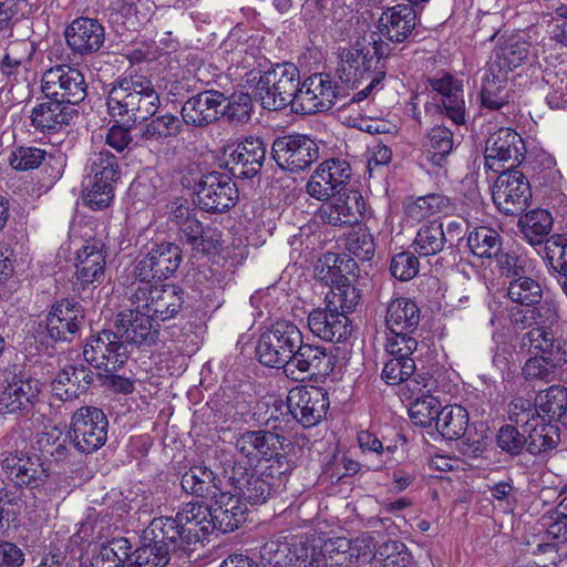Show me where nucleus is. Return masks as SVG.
Returning <instances> with one entry per match:
<instances>
[{
  "mask_svg": "<svg viewBox=\"0 0 567 567\" xmlns=\"http://www.w3.org/2000/svg\"><path fill=\"white\" fill-rule=\"evenodd\" d=\"M68 45L79 54L96 52L104 42V28L94 19L78 18L65 31Z\"/></svg>",
  "mask_w": 567,
  "mask_h": 567,
  "instance_id": "a878e982",
  "label": "nucleus"
},
{
  "mask_svg": "<svg viewBox=\"0 0 567 567\" xmlns=\"http://www.w3.org/2000/svg\"><path fill=\"white\" fill-rule=\"evenodd\" d=\"M507 296L517 305L530 307L540 302L543 289L536 280L529 277H519L509 281Z\"/></svg>",
  "mask_w": 567,
  "mask_h": 567,
  "instance_id": "3c124183",
  "label": "nucleus"
},
{
  "mask_svg": "<svg viewBox=\"0 0 567 567\" xmlns=\"http://www.w3.org/2000/svg\"><path fill=\"white\" fill-rule=\"evenodd\" d=\"M92 382L93 374L87 364H68L55 377L52 391L61 401H73L84 393Z\"/></svg>",
  "mask_w": 567,
  "mask_h": 567,
  "instance_id": "bb28decb",
  "label": "nucleus"
},
{
  "mask_svg": "<svg viewBox=\"0 0 567 567\" xmlns=\"http://www.w3.org/2000/svg\"><path fill=\"white\" fill-rule=\"evenodd\" d=\"M315 172L326 179L330 186H333L338 194L351 177L350 165L339 158L322 162Z\"/></svg>",
  "mask_w": 567,
  "mask_h": 567,
  "instance_id": "4d7b16f0",
  "label": "nucleus"
},
{
  "mask_svg": "<svg viewBox=\"0 0 567 567\" xmlns=\"http://www.w3.org/2000/svg\"><path fill=\"white\" fill-rule=\"evenodd\" d=\"M84 318L80 302L62 299L56 301L47 316V331L51 339L68 341L79 331Z\"/></svg>",
  "mask_w": 567,
  "mask_h": 567,
  "instance_id": "aec40b11",
  "label": "nucleus"
},
{
  "mask_svg": "<svg viewBox=\"0 0 567 567\" xmlns=\"http://www.w3.org/2000/svg\"><path fill=\"white\" fill-rule=\"evenodd\" d=\"M365 204L361 194L349 190L320 208L323 221L332 226H352L363 216Z\"/></svg>",
  "mask_w": 567,
  "mask_h": 567,
  "instance_id": "b1692460",
  "label": "nucleus"
},
{
  "mask_svg": "<svg viewBox=\"0 0 567 567\" xmlns=\"http://www.w3.org/2000/svg\"><path fill=\"white\" fill-rule=\"evenodd\" d=\"M86 89L82 72L70 65L51 68L42 75L43 93L68 105L82 102L86 96Z\"/></svg>",
  "mask_w": 567,
  "mask_h": 567,
  "instance_id": "ddd939ff",
  "label": "nucleus"
},
{
  "mask_svg": "<svg viewBox=\"0 0 567 567\" xmlns=\"http://www.w3.org/2000/svg\"><path fill=\"white\" fill-rule=\"evenodd\" d=\"M467 245L471 251L481 258L496 257L502 248L499 234L492 227L480 226L468 234Z\"/></svg>",
  "mask_w": 567,
  "mask_h": 567,
  "instance_id": "49530a36",
  "label": "nucleus"
},
{
  "mask_svg": "<svg viewBox=\"0 0 567 567\" xmlns=\"http://www.w3.org/2000/svg\"><path fill=\"white\" fill-rule=\"evenodd\" d=\"M109 113L117 121H147L141 137L151 143H164L181 132V120L171 113L154 117L162 105L153 81L142 74H125L115 80L107 91Z\"/></svg>",
  "mask_w": 567,
  "mask_h": 567,
  "instance_id": "f257e3e1",
  "label": "nucleus"
},
{
  "mask_svg": "<svg viewBox=\"0 0 567 567\" xmlns=\"http://www.w3.org/2000/svg\"><path fill=\"white\" fill-rule=\"evenodd\" d=\"M336 97V86L330 76L313 74L298 86L295 111L303 114L323 112L332 107Z\"/></svg>",
  "mask_w": 567,
  "mask_h": 567,
  "instance_id": "f3484780",
  "label": "nucleus"
},
{
  "mask_svg": "<svg viewBox=\"0 0 567 567\" xmlns=\"http://www.w3.org/2000/svg\"><path fill=\"white\" fill-rule=\"evenodd\" d=\"M156 266L157 279H165L177 270L182 261L179 247L172 243L156 244L151 250Z\"/></svg>",
  "mask_w": 567,
  "mask_h": 567,
  "instance_id": "864d4df0",
  "label": "nucleus"
},
{
  "mask_svg": "<svg viewBox=\"0 0 567 567\" xmlns=\"http://www.w3.org/2000/svg\"><path fill=\"white\" fill-rule=\"evenodd\" d=\"M429 83L431 89L441 96L449 118L455 124H463L465 122V101L462 81L450 74H444L441 78L430 79Z\"/></svg>",
  "mask_w": 567,
  "mask_h": 567,
  "instance_id": "c85d7f7f",
  "label": "nucleus"
},
{
  "mask_svg": "<svg viewBox=\"0 0 567 567\" xmlns=\"http://www.w3.org/2000/svg\"><path fill=\"white\" fill-rule=\"evenodd\" d=\"M416 370L413 357H392L382 370L383 380L396 385L408 380Z\"/></svg>",
  "mask_w": 567,
  "mask_h": 567,
  "instance_id": "bf43d9fd",
  "label": "nucleus"
},
{
  "mask_svg": "<svg viewBox=\"0 0 567 567\" xmlns=\"http://www.w3.org/2000/svg\"><path fill=\"white\" fill-rule=\"evenodd\" d=\"M209 515L208 506L187 503L175 517L154 518L148 525V534L154 535L157 543H167L182 554H188L192 545L203 542L213 533Z\"/></svg>",
  "mask_w": 567,
  "mask_h": 567,
  "instance_id": "20e7f679",
  "label": "nucleus"
},
{
  "mask_svg": "<svg viewBox=\"0 0 567 567\" xmlns=\"http://www.w3.org/2000/svg\"><path fill=\"white\" fill-rule=\"evenodd\" d=\"M566 362L561 357H529L523 368L526 379L549 380L556 369Z\"/></svg>",
  "mask_w": 567,
  "mask_h": 567,
  "instance_id": "052dcab7",
  "label": "nucleus"
},
{
  "mask_svg": "<svg viewBox=\"0 0 567 567\" xmlns=\"http://www.w3.org/2000/svg\"><path fill=\"white\" fill-rule=\"evenodd\" d=\"M319 360L320 357H312L311 361L303 359V357H289L288 360H286V357H259V362L262 365L276 369L284 368L286 375L293 380L306 379L307 375L305 374L308 372L310 377L321 373V371H315L317 368L315 362Z\"/></svg>",
  "mask_w": 567,
  "mask_h": 567,
  "instance_id": "c03bdc74",
  "label": "nucleus"
},
{
  "mask_svg": "<svg viewBox=\"0 0 567 567\" xmlns=\"http://www.w3.org/2000/svg\"><path fill=\"white\" fill-rule=\"evenodd\" d=\"M224 95L218 91H204L188 99L182 107L186 124L204 126L216 121L220 114Z\"/></svg>",
  "mask_w": 567,
  "mask_h": 567,
  "instance_id": "393cba45",
  "label": "nucleus"
},
{
  "mask_svg": "<svg viewBox=\"0 0 567 567\" xmlns=\"http://www.w3.org/2000/svg\"><path fill=\"white\" fill-rule=\"evenodd\" d=\"M420 262L412 252L396 254L390 265V271L400 281H409L419 272Z\"/></svg>",
  "mask_w": 567,
  "mask_h": 567,
  "instance_id": "69168bd1",
  "label": "nucleus"
},
{
  "mask_svg": "<svg viewBox=\"0 0 567 567\" xmlns=\"http://www.w3.org/2000/svg\"><path fill=\"white\" fill-rule=\"evenodd\" d=\"M374 249L373 237L367 228L359 227L348 239V250L361 260H370Z\"/></svg>",
  "mask_w": 567,
  "mask_h": 567,
  "instance_id": "338daca9",
  "label": "nucleus"
},
{
  "mask_svg": "<svg viewBox=\"0 0 567 567\" xmlns=\"http://www.w3.org/2000/svg\"><path fill=\"white\" fill-rule=\"evenodd\" d=\"M319 155L315 141L305 135L277 138L272 144V157L279 167L299 172L309 167Z\"/></svg>",
  "mask_w": 567,
  "mask_h": 567,
  "instance_id": "4468645a",
  "label": "nucleus"
},
{
  "mask_svg": "<svg viewBox=\"0 0 567 567\" xmlns=\"http://www.w3.org/2000/svg\"><path fill=\"white\" fill-rule=\"evenodd\" d=\"M420 321L417 305L405 297L393 298L386 308L385 323L390 331H413Z\"/></svg>",
  "mask_w": 567,
  "mask_h": 567,
  "instance_id": "c9c22d12",
  "label": "nucleus"
},
{
  "mask_svg": "<svg viewBox=\"0 0 567 567\" xmlns=\"http://www.w3.org/2000/svg\"><path fill=\"white\" fill-rule=\"evenodd\" d=\"M507 80V74L493 65L485 70L481 84V100L485 107L498 110L508 102Z\"/></svg>",
  "mask_w": 567,
  "mask_h": 567,
  "instance_id": "f704fd0d",
  "label": "nucleus"
},
{
  "mask_svg": "<svg viewBox=\"0 0 567 567\" xmlns=\"http://www.w3.org/2000/svg\"><path fill=\"white\" fill-rule=\"evenodd\" d=\"M208 511L213 532L229 533L246 520L247 506L231 491H225L208 506Z\"/></svg>",
  "mask_w": 567,
  "mask_h": 567,
  "instance_id": "5701e85b",
  "label": "nucleus"
},
{
  "mask_svg": "<svg viewBox=\"0 0 567 567\" xmlns=\"http://www.w3.org/2000/svg\"><path fill=\"white\" fill-rule=\"evenodd\" d=\"M47 152L34 146H21L12 151L10 165L17 171L34 169L44 161Z\"/></svg>",
  "mask_w": 567,
  "mask_h": 567,
  "instance_id": "680f3d73",
  "label": "nucleus"
},
{
  "mask_svg": "<svg viewBox=\"0 0 567 567\" xmlns=\"http://www.w3.org/2000/svg\"><path fill=\"white\" fill-rule=\"evenodd\" d=\"M416 24V13L405 3L385 8L377 22L380 38L394 43L404 42Z\"/></svg>",
  "mask_w": 567,
  "mask_h": 567,
  "instance_id": "4be33fe9",
  "label": "nucleus"
},
{
  "mask_svg": "<svg viewBox=\"0 0 567 567\" xmlns=\"http://www.w3.org/2000/svg\"><path fill=\"white\" fill-rule=\"evenodd\" d=\"M117 158L107 151L94 154L90 165V184L83 195L84 203L92 209H102L113 200V185L120 179Z\"/></svg>",
  "mask_w": 567,
  "mask_h": 567,
  "instance_id": "0eeeda50",
  "label": "nucleus"
},
{
  "mask_svg": "<svg viewBox=\"0 0 567 567\" xmlns=\"http://www.w3.org/2000/svg\"><path fill=\"white\" fill-rule=\"evenodd\" d=\"M530 195L528 181L516 168L503 171L496 178L492 190L494 204L506 215L524 212L528 206Z\"/></svg>",
  "mask_w": 567,
  "mask_h": 567,
  "instance_id": "9b49d317",
  "label": "nucleus"
},
{
  "mask_svg": "<svg viewBox=\"0 0 567 567\" xmlns=\"http://www.w3.org/2000/svg\"><path fill=\"white\" fill-rule=\"evenodd\" d=\"M440 404L435 398H425L416 401L409 410L410 417L415 424L429 426L433 421H437L440 416Z\"/></svg>",
  "mask_w": 567,
  "mask_h": 567,
  "instance_id": "0e129e2a",
  "label": "nucleus"
},
{
  "mask_svg": "<svg viewBox=\"0 0 567 567\" xmlns=\"http://www.w3.org/2000/svg\"><path fill=\"white\" fill-rule=\"evenodd\" d=\"M286 439L269 431H247L235 443L239 454L252 465L260 461L276 460L282 464L286 456L281 453Z\"/></svg>",
  "mask_w": 567,
  "mask_h": 567,
  "instance_id": "dca6fc26",
  "label": "nucleus"
},
{
  "mask_svg": "<svg viewBox=\"0 0 567 567\" xmlns=\"http://www.w3.org/2000/svg\"><path fill=\"white\" fill-rule=\"evenodd\" d=\"M339 78L357 89L353 100L361 102L383 87L385 65L371 43L355 42L339 53Z\"/></svg>",
  "mask_w": 567,
  "mask_h": 567,
  "instance_id": "39448f33",
  "label": "nucleus"
},
{
  "mask_svg": "<svg viewBox=\"0 0 567 567\" xmlns=\"http://www.w3.org/2000/svg\"><path fill=\"white\" fill-rule=\"evenodd\" d=\"M266 147L259 137H247L241 142H230L223 147L225 167L235 176L250 178L261 168Z\"/></svg>",
  "mask_w": 567,
  "mask_h": 567,
  "instance_id": "f8f14e48",
  "label": "nucleus"
},
{
  "mask_svg": "<svg viewBox=\"0 0 567 567\" xmlns=\"http://www.w3.org/2000/svg\"><path fill=\"white\" fill-rule=\"evenodd\" d=\"M286 403L292 417L305 427L317 425L330 404L326 390L313 385L292 388Z\"/></svg>",
  "mask_w": 567,
  "mask_h": 567,
  "instance_id": "9d476101",
  "label": "nucleus"
},
{
  "mask_svg": "<svg viewBox=\"0 0 567 567\" xmlns=\"http://www.w3.org/2000/svg\"><path fill=\"white\" fill-rule=\"evenodd\" d=\"M453 145V133L445 126H434L427 134V159L441 166L444 158L452 152Z\"/></svg>",
  "mask_w": 567,
  "mask_h": 567,
  "instance_id": "603ef678",
  "label": "nucleus"
},
{
  "mask_svg": "<svg viewBox=\"0 0 567 567\" xmlns=\"http://www.w3.org/2000/svg\"><path fill=\"white\" fill-rule=\"evenodd\" d=\"M237 198L236 185L225 174L209 173L199 183L197 199L204 210L225 212L236 204Z\"/></svg>",
  "mask_w": 567,
  "mask_h": 567,
  "instance_id": "a211bd4d",
  "label": "nucleus"
},
{
  "mask_svg": "<svg viewBox=\"0 0 567 567\" xmlns=\"http://www.w3.org/2000/svg\"><path fill=\"white\" fill-rule=\"evenodd\" d=\"M179 239L197 252L212 254L218 249L219 238L215 230L205 229L195 217L178 228Z\"/></svg>",
  "mask_w": 567,
  "mask_h": 567,
  "instance_id": "58836bf2",
  "label": "nucleus"
},
{
  "mask_svg": "<svg viewBox=\"0 0 567 567\" xmlns=\"http://www.w3.org/2000/svg\"><path fill=\"white\" fill-rule=\"evenodd\" d=\"M468 425V413L461 405L444 406L440 411L436 429L446 440H458L465 434Z\"/></svg>",
  "mask_w": 567,
  "mask_h": 567,
  "instance_id": "37998d69",
  "label": "nucleus"
},
{
  "mask_svg": "<svg viewBox=\"0 0 567 567\" xmlns=\"http://www.w3.org/2000/svg\"><path fill=\"white\" fill-rule=\"evenodd\" d=\"M132 308L117 316L116 327L132 344L153 341L156 321L173 318L182 308L183 299L177 287L171 285L137 284L131 296Z\"/></svg>",
  "mask_w": 567,
  "mask_h": 567,
  "instance_id": "f03ea898",
  "label": "nucleus"
},
{
  "mask_svg": "<svg viewBox=\"0 0 567 567\" xmlns=\"http://www.w3.org/2000/svg\"><path fill=\"white\" fill-rule=\"evenodd\" d=\"M121 333L120 340L118 336L112 331L103 330L101 333L96 336H92L84 346L83 354H87L89 352L101 353V354H118V351L124 348V343H128L123 337V331L117 328Z\"/></svg>",
  "mask_w": 567,
  "mask_h": 567,
  "instance_id": "13d9d810",
  "label": "nucleus"
},
{
  "mask_svg": "<svg viewBox=\"0 0 567 567\" xmlns=\"http://www.w3.org/2000/svg\"><path fill=\"white\" fill-rule=\"evenodd\" d=\"M532 56L538 59L535 56V49L530 52V43L520 35H513L496 50L495 61L491 65L507 74Z\"/></svg>",
  "mask_w": 567,
  "mask_h": 567,
  "instance_id": "72a5a7b5",
  "label": "nucleus"
},
{
  "mask_svg": "<svg viewBox=\"0 0 567 567\" xmlns=\"http://www.w3.org/2000/svg\"><path fill=\"white\" fill-rule=\"evenodd\" d=\"M181 486L187 494L200 498H213L224 492L220 481L207 466H193L185 472L181 480Z\"/></svg>",
  "mask_w": 567,
  "mask_h": 567,
  "instance_id": "473e14b6",
  "label": "nucleus"
},
{
  "mask_svg": "<svg viewBox=\"0 0 567 567\" xmlns=\"http://www.w3.org/2000/svg\"><path fill=\"white\" fill-rule=\"evenodd\" d=\"M106 255L102 241L86 240L74 252L73 265L76 280L82 285L101 282L104 279Z\"/></svg>",
  "mask_w": 567,
  "mask_h": 567,
  "instance_id": "412c9836",
  "label": "nucleus"
},
{
  "mask_svg": "<svg viewBox=\"0 0 567 567\" xmlns=\"http://www.w3.org/2000/svg\"><path fill=\"white\" fill-rule=\"evenodd\" d=\"M446 241L442 224L431 221L424 224L416 233L413 245L421 256H433L440 252Z\"/></svg>",
  "mask_w": 567,
  "mask_h": 567,
  "instance_id": "de8ad7c7",
  "label": "nucleus"
},
{
  "mask_svg": "<svg viewBox=\"0 0 567 567\" xmlns=\"http://www.w3.org/2000/svg\"><path fill=\"white\" fill-rule=\"evenodd\" d=\"M1 470L17 487L37 488L44 484L48 475L38 456L8 453L1 461Z\"/></svg>",
  "mask_w": 567,
  "mask_h": 567,
  "instance_id": "6ab92c4d",
  "label": "nucleus"
},
{
  "mask_svg": "<svg viewBox=\"0 0 567 567\" xmlns=\"http://www.w3.org/2000/svg\"><path fill=\"white\" fill-rule=\"evenodd\" d=\"M520 348L529 354H567L565 340L555 337L553 331L540 327L524 334Z\"/></svg>",
  "mask_w": 567,
  "mask_h": 567,
  "instance_id": "4c0bfd02",
  "label": "nucleus"
},
{
  "mask_svg": "<svg viewBox=\"0 0 567 567\" xmlns=\"http://www.w3.org/2000/svg\"><path fill=\"white\" fill-rule=\"evenodd\" d=\"M564 48H567V16L559 13L549 22L547 37L535 47V56L542 55L545 62L553 64L561 55Z\"/></svg>",
  "mask_w": 567,
  "mask_h": 567,
  "instance_id": "e433bc0d",
  "label": "nucleus"
},
{
  "mask_svg": "<svg viewBox=\"0 0 567 567\" xmlns=\"http://www.w3.org/2000/svg\"><path fill=\"white\" fill-rule=\"evenodd\" d=\"M238 344L243 354L251 351L256 354H307L313 350L326 354L318 346L305 343L298 327L289 321H277L256 340L241 336Z\"/></svg>",
  "mask_w": 567,
  "mask_h": 567,
  "instance_id": "423d86ee",
  "label": "nucleus"
},
{
  "mask_svg": "<svg viewBox=\"0 0 567 567\" xmlns=\"http://www.w3.org/2000/svg\"><path fill=\"white\" fill-rule=\"evenodd\" d=\"M86 363L95 367L97 370L103 369L109 373L111 389L116 393L131 394L135 386L134 382L130 378L121 377L115 374V371L122 367L125 361L117 360V357H91V360H86Z\"/></svg>",
  "mask_w": 567,
  "mask_h": 567,
  "instance_id": "8fccbe9b",
  "label": "nucleus"
},
{
  "mask_svg": "<svg viewBox=\"0 0 567 567\" xmlns=\"http://www.w3.org/2000/svg\"><path fill=\"white\" fill-rule=\"evenodd\" d=\"M360 299L359 290L350 282H342L331 288L330 295L327 296L328 309L340 311L343 315L352 311Z\"/></svg>",
  "mask_w": 567,
  "mask_h": 567,
  "instance_id": "6e6d98bb",
  "label": "nucleus"
},
{
  "mask_svg": "<svg viewBox=\"0 0 567 567\" xmlns=\"http://www.w3.org/2000/svg\"><path fill=\"white\" fill-rule=\"evenodd\" d=\"M452 210L450 198L442 194H429L404 203L405 216L411 221H420L437 214H449Z\"/></svg>",
  "mask_w": 567,
  "mask_h": 567,
  "instance_id": "ea45409f",
  "label": "nucleus"
},
{
  "mask_svg": "<svg viewBox=\"0 0 567 567\" xmlns=\"http://www.w3.org/2000/svg\"><path fill=\"white\" fill-rule=\"evenodd\" d=\"M260 55L258 49L247 51L245 44H239L233 52L231 62L243 69H250L245 74V86L258 99L264 109L280 110L297 100L300 75L298 68L292 63L277 64L266 72L255 69Z\"/></svg>",
  "mask_w": 567,
  "mask_h": 567,
  "instance_id": "7ed1b4c3",
  "label": "nucleus"
},
{
  "mask_svg": "<svg viewBox=\"0 0 567 567\" xmlns=\"http://www.w3.org/2000/svg\"><path fill=\"white\" fill-rule=\"evenodd\" d=\"M349 319L340 311L315 309L308 316V326L313 334L326 341L340 340L348 334Z\"/></svg>",
  "mask_w": 567,
  "mask_h": 567,
  "instance_id": "c756f323",
  "label": "nucleus"
},
{
  "mask_svg": "<svg viewBox=\"0 0 567 567\" xmlns=\"http://www.w3.org/2000/svg\"><path fill=\"white\" fill-rule=\"evenodd\" d=\"M107 429L109 421L101 409L82 406L71 417L70 439L79 452L93 453L105 444Z\"/></svg>",
  "mask_w": 567,
  "mask_h": 567,
  "instance_id": "6e6552de",
  "label": "nucleus"
},
{
  "mask_svg": "<svg viewBox=\"0 0 567 567\" xmlns=\"http://www.w3.org/2000/svg\"><path fill=\"white\" fill-rule=\"evenodd\" d=\"M144 538L148 544L136 549L134 555L137 558V567H165L169 559V553H177L173 545L167 543H157L154 535L148 534V527L144 532Z\"/></svg>",
  "mask_w": 567,
  "mask_h": 567,
  "instance_id": "a18cd8bd",
  "label": "nucleus"
},
{
  "mask_svg": "<svg viewBox=\"0 0 567 567\" xmlns=\"http://www.w3.org/2000/svg\"><path fill=\"white\" fill-rule=\"evenodd\" d=\"M539 413L561 422L567 426V389L561 385H551L540 391L536 396Z\"/></svg>",
  "mask_w": 567,
  "mask_h": 567,
  "instance_id": "79ce46f5",
  "label": "nucleus"
},
{
  "mask_svg": "<svg viewBox=\"0 0 567 567\" xmlns=\"http://www.w3.org/2000/svg\"><path fill=\"white\" fill-rule=\"evenodd\" d=\"M523 431L527 437V451L533 455L551 451L560 442L558 425L551 421L547 422L543 415H535L530 426Z\"/></svg>",
  "mask_w": 567,
  "mask_h": 567,
  "instance_id": "2f4dec72",
  "label": "nucleus"
},
{
  "mask_svg": "<svg viewBox=\"0 0 567 567\" xmlns=\"http://www.w3.org/2000/svg\"><path fill=\"white\" fill-rule=\"evenodd\" d=\"M497 445L512 455H518L525 446L527 447L526 433L519 432L516 426L504 425L499 429Z\"/></svg>",
  "mask_w": 567,
  "mask_h": 567,
  "instance_id": "774afa93",
  "label": "nucleus"
},
{
  "mask_svg": "<svg viewBox=\"0 0 567 567\" xmlns=\"http://www.w3.org/2000/svg\"><path fill=\"white\" fill-rule=\"evenodd\" d=\"M546 256L551 268L567 276V237L564 235L551 236L546 241Z\"/></svg>",
  "mask_w": 567,
  "mask_h": 567,
  "instance_id": "e2e57ef3",
  "label": "nucleus"
},
{
  "mask_svg": "<svg viewBox=\"0 0 567 567\" xmlns=\"http://www.w3.org/2000/svg\"><path fill=\"white\" fill-rule=\"evenodd\" d=\"M290 547L287 537L269 539L259 550L260 559L270 567H292Z\"/></svg>",
  "mask_w": 567,
  "mask_h": 567,
  "instance_id": "5fc2aeb1",
  "label": "nucleus"
},
{
  "mask_svg": "<svg viewBox=\"0 0 567 567\" xmlns=\"http://www.w3.org/2000/svg\"><path fill=\"white\" fill-rule=\"evenodd\" d=\"M374 559L380 567H412L413 557L406 545L400 540H386L378 546Z\"/></svg>",
  "mask_w": 567,
  "mask_h": 567,
  "instance_id": "09e8293b",
  "label": "nucleus"
},
{
  "mask_svg": "<svg viewBox=\"0 0 567 567\" xmlns=\"http://www.w3.org/2000/svg\"><path fill=\"white\" fill-rule=\"evenodd\" d=\"M288 540L292 567H319L322 564L318 538L309 535H293Z\"/></svg>",
  "mask_w": 567,
  "mask_h": 567,
  "instance_id": "a19ab883",
  "label": "nucleus"
},
{
  "mask_svg": "<svg viewBox=\"0 0 567 567\" xmlns=\"http://www.w3.org/2000/svg\"><path fill=\"white\" fill-rule=\"evenodd\" d=\"M40 383L38 380L13 377L0 393V405L9 413L29 411L38 400Z\"/></svg>",
  "mask_w": 567,
  "mask_h": 567,
  "instance_id": "cd10ccee",
  "label": "nucleus"
},
{
  "mask_svg": "<svg viewBox=\"0 0 567 567\" xmlns=\"http://www.w3.org/2000/svg\"><path fill=\"white\" fill-rule=\"evenodd\" d=\"M73 117L72 106L55 99L39 104L31 115L32 125L42 132L59 131Z\"/></svg>",
  "mask_w": 567,
  "mask_h": 567,
  "instance_id": "7c9ffc66",
  "label": "nucleus"
},
{
  "mask_svg": "<svg viewBox=\"0 0 567 567\" xmlns=\"http://www.w3.org/2000/svg\"><path fill=\"white\" fill-rule=\"evenodd\" d=\"M271 475L243 465H235L227 473V482L234 491L233 494L251 505H261L269 499L274 493Z\"/></svg>",
  "mask_w": 567,
  "mask_h": 567,
  "instance_id": "2eb2a0df",
  "label": "nucleus"
},
{
  "mask_svg": "<svg viewBox=\"0 0 567 567\" xmlns=\"http://www.w3.org/2000/svg\"><path fill=\"white\" fill-rule=\"evenodd\" d=\"M523 138L514 130L502 127L492 133L486 141L485 167L494 173L515 169L524 159Z\"/></svg>",
  "mask_w": 567,
  "mask_h": 567,
  "instance_id": "1a4fd4ad",
  "label": "nucleus"
}]
</instances>
